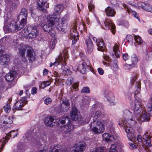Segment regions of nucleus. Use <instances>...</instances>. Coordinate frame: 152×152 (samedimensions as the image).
Masks as SVG:
<instances>
[{"label": "nucleus", "mask_w": 152, "mask_h": 152, "mask_svg": "<svg viewBox=\"0 0 152 152\" xmlns=\"http://www.w3.org/2000/svg\"><path fill=\"white\" fill-rule=\"evenodd\" d=\"M67 16H65L62 18H58L54 14L47 16V24L42 23L41 26L43 29L50 34H54V26L58 31L64 28V24L67 21Z\"/></svg>", "instance_id": "nucleus-1"}, {"label": "nucleus", "mask_w": 152, "mask_h": 152, "mask_svg": "<svg viewBox=\"0 0 152 152\" xmlns=\"http://www.w3.org/2000/svg\"><path fill=\"white\" fill-rule=\"evenodd\" d=\"M19 24L12 19H8L4 22V29L6 32H16L23 28L26 23L27 19H20Z\"/></svg>", "instance_id": "nucleus-2"}, {"label": "nucleus", "mask_w": 152, "mask_h": 152, "mask_svg": "<svg viewBox=\"0 0 152 152\" xmlns=\"http://www.w3.org/2000/svg\"><path fill=\"white\" fill-rule=\"evenodd\" d=\"M134 39L137 43L141 45L143 53L145 54L147 59H148L151 55V53L149 48H147L146 44L142 41L139 36H134Z\"/></svg>", "instance_id": "nucleus-3"}, {"label": "nucleus", "mask_w": 152, "mask_h": 152, "mask_svg": "<svg viewBox=\"0 0 152 152\" xmlns=\"http://www.w3.org/2000/svg\"><path fill=\"white\" fill-rule=\"evenodd\" d=\"M70 116L72 120L75 121H78L79 124H81L89 122V120L86 121L85 119L80 116V112L75 107H72Z\"/></svg>", "instance_id": "nucleus-4"}, {"label": "nucleus", "mask_w": 152, "mask_h": 152, "mask_svg": "<svg viewBox=\"0 0 152 152\" xmlns=\"http://www.w3.org/2000/svg\"><path fill=\"white\" fill-rule=\"evenodd\" d=\"M91 130L94 133L97 134L102 133L104 130V125L102 123L99 121L94 120L90 125Z\"/></svg>", "instance_id": "nucleus-5"}, {"label": "nucleus", "mask_w": 152, "mask_h": 152, "mask_svg": "<svg viewBox=\"0 0 152 152\" xmlns=\"http://www.w3.org/2000/svg\"><path fill=\"white\" fill-rule=\"evenodd\" d=\"M15 130H13L7 134L6 137L1 139L0 141V152H1L4 145L8 142V140L11 137L12 134V135L13 138L17 136L18 133L16 132L15 133Z\"/></svg>", "instance_id": "nucleus-6"}, {"label": "nucleus", "mask_w": 152, "mask_h": 152, "mask_svg": "<svg viewBox=\"0 0 152 152\" xmlns=\"http://www.w3.org/2000/svg\"><path fill=\"white\" fill-rule=\"evenodd\" d=\"M103 26L104 29L108 30L110 29L113 34H114L115 32V27L112 21L108 18L106 19L104 23Z\"/></svg>", "instance_id": "nucleus-7"}, {"label": "nucleus", "mask_w": 152, "mask_h": 152, "mask_svg": "<svg viewBox=\"0 0 152 152\" xmlns=\"http://www.w3.org/2000/svg\"><path fill=\"white\" fill-rule=\"evenodd\" d=\"M67 56H64V58L62 57V55H60L59 56V59L61 61H62V66H61V69L63 70V73L64 75H68L70 73V70L68 66L66 65L65 62V59L66 58Z\"/></svg>", "instance_id": "nucleus-8"}, {"label": "nucleus", "mask_w": 152, "mask_h": 152, "mask_svg": "<svg viewBox=\"0 0 152 152\" xmlns=\"http://www.w3.org/2000/svg\"><path fill=\"white\" fill-rule=\"evenodd\" d=\"M125 129L129 139L132 141L136 139V134L132 128L128 126L125 128Z\"/></svg>", "instance_id": "nucleus-9"}, {"label": "nucleus", "mask_w": 152, "mask_h": 152, "mask_svg": "<svg viewBox=\"0 0 152 152\" xmlns=\"http://www.w3.org/2000/svg\"><path fill=\"white\" fill-rule=\"evenodd\" d=\"M123 117L125 119H126L128 121L129 120L131 121H135L137 118L135 117V115H132V113L128 110H125L124 112Z\"/></svg>", "instance_id": "nucleus-10"}, {"label": "nucleus", "mask_w": 152, "mask_h": 152, "mask_svg": "<svg viewBox=\"0 0 152 152\" xmlns=\"http://www.w3.org/2000/svg\"><path fill=\"white\" fill-rule=\"evenodd\" d=\"M90 65L89 60L85 59L83 61L81 64L79 65L78 69L82 74H84L86 72V68Z\"/></svg>", "instance_id": "nucleus-11"}, {"label": "nucleus", "mask_w": 152, "mask_h": 152, "mask_svg": "<svg viewBox=\"0 0 152 152\" xmlns=\"http://www.w3.org/2000/svg\"><path fill=\"white\" fill-rule=\"evenodd\" d=\"M78 33L77 32V28H76L75 26L73 27L70 33V37L72 39V43L74 45L77 39H78Z\"/></svg>", "instance_id": "nucleus-12"}, {"label": "nucleus", "mask_w": 152, "mask_h": 152, "mask_svg": "<svg viewBox=\"0 0 152 152\" xmlns=\"http://www.w3.org/2000/svg\"><path fill=\"white\" fill-rule=\"evenodd\" d=\"M61 131L65 134H70L73 133L74 127L72 125L67 124L66 125L61 126Z\"/></svg>", "instance_id": "nucleus-13"}, {"label": "nucleus", "mask_w": 152, "mask_h": 152, "mask_svg": "<svg viewBox=\"0 0 152 152\" xmlns=\"http://www.w3.org/2000/svg\"><path fill=\"white\" fill-rule=\"evenodd\" d=\"M141 100L139 99L136 98L134 101V113L136 114H138L140 112V107L142 105Z\"/></svg>", "instance_id": "nucleus-14"}, {"label": "nucleus", "mask_w": 152, "mask_h": 152, "mask_svg": "<svg viewBox=\"0 0 152 152\" xmlns=\"http://www.w3.org/2000/svg\"><path fill=\"white\" fill-rule=\"evenodd\" d=\"M10 61L9 56L5 54L1 56L0 59V64L2 66L7 65Z\"/></svg>", "instance_id": "nucleus-15"}, {"label": "nucleus", "mask_w": 152, "mask_h": 152, "mask_svg": "<svg viewBox=\"0 0 152 152\" xmlns=\"http://www.w3.org/2000/svg\"><path fill=\"white\" fill-rule=\"evenodd\" d=\"M26 57L29 61L32 62L35 60V54L32 49H28L27 51Z\"/></svg>", "instance_id": "nucleus-16"}, {"label": "nucleus", "mask_w": 152, "mask_h": 152, "mask_svg": "<svg viewBox=\"0 0 152 152\" xmlns=\"http://www.w3.org/2000/svg\"><path fill=\"white\" fill-rule=\"evenodd\" d=\"M138 5L147 11L151 12L152 11V7L148 3L139 2H138Z\"/></svg>", "instance_id": "nucleus-17"}, {"label": "nucleus", "mask_w": 152, "mask_h": 152, "mask_svg": "<svg viewBox=\"0 0 152 152\" xmlns=\"http://www.w3.org/2000/svg\"><path fill=\"white\" fill-rule=\"evenodd\" d=\"M61 146L59 145H52L49 148L48 152H65V150H62Z\"/></svg>", "instance_id": "nucleus-18"}, {"label": "nucleus", "mask_w": 152, "mask_h": 152, "mask_svg": "<svg viewBox=\"0 0 152 152\" xmlns=\"http://www.w3.org/2000/svg\"><path fill=\"white\" fill-rule=\"evenodd\" d=\"M16 71H11L8 73L7 74L5 77L6 80L9 82L12 81L16 74Z\"/></svg>", "instance_id": "nucleus-19"}, {"label": "nucleus", "mask_w": 152, "mask_h": 152, "mask_svg": "<svg viewBox=\"0 0 152 152\" xmlns=\"http://www.w3.org/2000/svg\"><path fill=\"white\" fill-rule=\"evenodd\" d=\"M26 31H25V29H23L21 31L22 33H34L37 34L38 32L37 29V27L35 26H28L26 29Z\"/></svg>", "instance_id": "nucleus-20"}, {"label": "nucleus", "mask_w": 152, "mask_h": 152, "mask_svg": "<svg viewBox=\"0 0 152 152\" xmlns=\"http://www.w3.org/2000/svg\"><path fill=\"white\" fill-rule=\"evenodd\" d=\"M85 42L87 46L88 52L90 54L92 52L93 50V43L89 38L86 39Z\"/></svg>", "instance_id": "nucleus-21"}, {"label": "nucleus", "mask_w": 152, "mask_h": 152, "mask_svg": "<svg viewBox=\"0 0 152 152\" xmlns=\"http://www.w3.org/2000/svg\"><path fill=\"white\" fill-rule=\"evenodd\" d=\"M139 61V59L137 56L135 54H133L131 55L129 62L135 67Z\"/></svg>", "instance_id": "nucleus-22"}, {"label": "nucleus", "mask_w": 152, "mask_h": 152, "mask_svg": "<svg viewBox=\"0 0 152 152\" xmlns=\"http://www.w3.org/2000/svg\"><path fill=\"white\" fill-rule=\"evenodd\" d=\"M150 115L147 111H143L140 117V120L142 121H147L150 120Z\"/></svg>", "instance_id": "nucleus-23"}, {"label": "nucleus", "mask_w": 152, "mask_h": 152, "mask_svg": "<svg viewBox=\"0 0 152 152\" xmlns=\"http://www.w3.org/2000/svg\"><path fill=\"white\" fill-rule=\"evenodd\" d=\"M1 122L4 124H11L12 123V121L10 117L4 116L1 117Z\"/></svg>", "instance_id": "nucleus-24"}, {"label": "nucleus", "mask_w": 152, "mask_h": 152, "mask_svg": "<svg viewBox=\"0 0 152 152\" xmlns=\"http://www.w3.org/2000/svg\"><path fill=\"white\" fill-rule=\"evenodd\" d=\"M106 15L108 16H114L116 12L114 9L110 7H108L105 9Z\"/></svg>", "instance_id": "nucleus-25"}, {"label": "nucleus", "mask_w": 152, "mask_h": 152, "mask_svg": "<svg viewBox=\"0 0 152 152\" xmlns=\"http://www.w3.org/2000/svg\"><path fill=\"white\" fill-rule=\"evenodd\" d=\"M96 45L98 46V50L103 51L105 49L104 43L103 40L102 39H98L96 43Z\"/></svg>", "instance_id": "nucleus-26"}, {"label": "nucleus", "mask_w": 152, "mask_h": 152, "mask_svg": "<svg viewBox=\"0 0 152 152\" xmlns=\"http://www.w3.org/2000/svg\"><path fill=\"white\" fill-rule=\"evenodd\" d=\"M27 10L25 8H23L21 10L20 14L18 17V19H20L22 18L27 19Z\"/></svg>", "instance_id": "nucleus-27"}, {"label": "nucleus", "mask_w": 152, "mask_h": 152, "mask_svg": "<svg viewBox=\"0 0 152 152\" xmlns=\"http://www.w3.org/2000/svg\"><path fill=\"white\" fill-rule=\"evenodd\" d=\"M105 96L107 100L110 102L113 103L114 100V96L113 94L111 92L106 91L105 92Z\"/></svg>", "instance_id": "nucleus-28"}, {"label": "nucleus", "mask_w": 152, "mask_h": 152, "mask_svg": "<svg viewBox=\"0 0 152 152\" xmlns=\"http://www.w3.org/2000/svg\"><path fill=\"white\" fill-rule=\"evenodd\" d=\"M54 118L52 116L46 117L45 120V123L48 126H51L52 123L54 121Z\"/></svg>", "instance_id": "nucleus-29"}, {"label": "nucleus", "mask_w": 152, "mask_h": 152, "mask_svg": "<svg viewBox=\"0 0 152 152\" xmlns=\"http://www.w3.org/2000/svg\"><path fill=\"white\" fill-rule=\"evenodd\" d=\"M24 106L23 103V102L20 101H17L15 103V106L13 107L14 109L17 110H21L22 108Z\"/></svg>", "instance_id": "nucleus-30"}, {"label": "nucleus", "mask_w": 152, "mask_h": 152, "mask_svg": "<svg viewBox=\"0 0 152 152\" xmlns=\"http://www.w3.org/2000/svg\"><path fill=\"white\" fill-rule=\"evenodd\" d=\"M64 7L63 4H60L56 5L54 7V10L55 12L59 13L64 9Z\"/></svg>", "instance_id": "nucleus-31"}, {"label": "nucleus", "mask_w": 152, "mask_h": 152, "mask_svg": "<svg viewBox=\"0 0 152 152\" xmlns=\"http://www.w3.org/2000/svg\"><path fill=\"white\" fill-rule=\"evenodd\" d=\"M67 54V53L65 51H64L63 53L60 54L58 56V58L56 59V61L53 63V65L54 66H57L59 64L60 62V63L62 64V61H61L60 60H60V59H59V56L60 55H62V57H64V56H66Z\"/></svg>", "instance_id": "nucleus-32"}, {"label": "nucleus", "mask_w": 152, "mask_h": 152, "mask_svg": "<svg viewBox=\"0 0 152 152\" xmlns=\"http://www.w3.org/2000/svg\"><path fill=\"white\" fill-rule=\"evenodd\" d=\"M147 110L148 112H149V114L152 117V101H150L147 104Z\"/></svg>", "instance_id": "nucleus-33"}, {"label": "nucleus", "mask_w": 152, "mask_h": 152, "mask_svg": "<svg viewBox=\"0 0 152 152\" xmlns=\"http://www.w3.org/2000/svg\"><path fill=\"white\" fill-rule=\"evenodd\" d=\"M113 49L115 55L116 57L117 58L119 57H120V52L118 50L119 46L117 45H115L113 47Z\"/></svg>", "instance_id": "nucleus-34"}, {"label": "nucleus", "mask_w": 152, "mask_h": 152, "mask_svg": "<svg viewBox=\"0 0 152 152\" xmlns=\"http://www.w3.org/2000/svg\"><path fill=\"white\" fill-rule=\"evenodd\" d=\"M45 4V2L43 0H39L37 2L38 8L40 10H43Z\"/></svg>", "instance_id": "nucleus-35"}, {"label": "nucleus", "mask_w": 152, "mask_h": 152, "mask_svg": "<svg viewBox=\"0 0 152 152\" xmlns=\"http://www.w3.org/2000/svg\"><path fill=\"white\" fill-rule=\"evenodd\" d=\"M140 88V83L137 82L136 83V87H135L136 90L134 91V95L135 97L136 95H137L139 93Z\"/></svg>", "instance_id": "nucleus-36"}, {"label": "nucleus", "mask_w": 152, "mask_h": 152, "mask_svg": "<svg viewBox=\"0 0 152 152\" xmlns=\"http://www.w3.org/2000/svg\"><path fill=\"white\" fill-rule=\"evenodd\" d=\"M70 121V120L68 117L66 116H64L61 118L60 122L61 124H64L66 122H67V124L69 123Z\"/></svg>", "instance_id": "nucleus-37"}, {"label": "nucleus", "mask_w": 152, "mask_h": 152, "mask_svg": "<svg viewBox=\"0 0 152 152\" xmlns=\"http://www.w3.org/2000/svg\"><path fill=\"white\" fill-rule=\"evenodd\" d=\"M26 50V48L25 47L21 48L19 49V54L22 57H23L24 56Z\"/></svg>", "instance_id": "nucleus-38"}, {"label": "nucleus", "mask_w": 152, "mask_h": 152, "mask_svg": "<svg viewBox=\"0 0 152 152\" xmlns=\"http://www.w3.org/2000/svg\"><path fill=\"white\" fill-rule=\"evenodd\" d=\"M125 120L123 121L122 120L121 121H120L118 123V124L119 125H121L122 126H124V129L126 128V127L128 126V125L129 124H128L127 123V121L126 119H125Z\"/></svg>", "instance_id": "nucleus-39"}, {"label": "nucleus", "mask_w": 152, "mask_h": 152, "mask_svg": "<svg viewBox=\"0 0 152 152\" xmlns=\"http://www.w3.org/2000/svg\"><path fill=\"white\" fill-rule=\"evenodd\" d=\"M134 67L130 62H129V64H125L124 65V68L126 70H130L133 67Z\"/></svg>", "instance_id": "nucleus-40"}, {"label": "nucleus", "mask_w": 152, "mask_h": 152, "mask_svg": "<svg viewBox=\"0 0 152 152\" xmlns=\"http://www.w3.org/2000/svg\"><path fill=\"white\" fill-rule=\"evenodd\" d=\"M69 108L70 107H68V106H66L62 104L60 107L61 110L64 112L67 111L69 110Z\"/></svg>", "instance_id": "nucleus-41"}, {"label": "nucleus", "mask_w": 152, "mask_h": 152, "mask_svg": "<svg viewBox=\"0 0 152 152\" xmlns=\"http://www.w3.org/2000/svg\"><path fill=\"white\" fill-rule=\"evenodd\" d=\"M4 110L7 113H9L11 110V107L10 104H7V105L4 107Z\"/></svg>", "instance_id": "nucleus-42"}, {"label": "nucleus", "mask_w": 152, "mask_h": 152, "mask_svg": "<svg viewBox=\"0 0 152 152\" xmlns=\"http://www.w3.org/2000/svg\"><path fill=\"white\" fill-rule=\"evenodd\" d=\"M81 92L82 93H89L90 92L89 88L88 87H84L81 90Z\"/></svg>", "instance_id": "nucleus-43"}, {"label": "nucleus", "mask_w": 152, "mask_h": 152, "mask_svg": "<svg viewBox=\"0 0 152 152\" xmlns=\"http://www.w3.org/2000/svg\"><path fill=\"white\" fill-rule=\"evenodd\" d=\"M73 82V78L70 77H69L66 81V84L68 85H71Z\"/></svg>", "instance_id": "nucleus-44"}, {"label": "nucleus", "mask_w": 152, "mask_h": 152, "mask_svg": "<svg viewBox=\"0 0 152 152\" xmlns=\"http://www.w3.org/2000/svg\"><path fill=\"white\" fill-rule=\"evenodd\" d=\"M28 34V36L30 39H31L35 38L37 35V34L34 33H26V34Z\"/></svg>", "instance_id": "nucleus-45"}, {"label": "nucleus", "mask_w": 152, "mask_h": 152, "mask_svg": "<svg viewBox=\"0 0 152 152\" xmlns=\"http://www.w3.org/2000/svg\"><path fill=\"white\" fill-rule=\"evenodd\" d=\"M62 104H63L66 106L70 107V105L69 102V100L67 99H63L62 100Z\"/></svg>", "instance_id": "nucleus-46"}, {"label": "nucleus", "mask_w": 152, "mask_h": 152, "mask_svg": "<svg viewBox=\"0 0 152 152\" xmlns=\"http://www.w3.org/2000/svg\"><path fill=\"white\" fill-rule=\"evenodd\" d=\"M101 115V113L100 111H97L95 113V114L94 116V118L96 119L100 117Z\"/></svg>", "instance_id": "nucleus-47"}, {"label": "nucleus", "mask_w": 152, "mask_h": 152, "mask_svg": "<svg viewBox=\"0 0 152 152\" xmlns=\"http://www.w3.org/2000/svg\"><path fill=\"white\" fill-rule=\"evenodd\" d=\"M56 43V40L55 39H54L53 40L50 42V47L52 49H54L55 47Z\"/></svg>", "instance_id": "nucleus-48"}, {"label": "nucleus", "mask_w": 152, "mask_h": 152, "mask_svg": "<svg viewBox=\"0 0 152 152\" xmlns=\"http://www.w3.org/2000/svg\"><path fill=\"white\" fill-rule=\"evenodd\" d=\"M109 152H117L115 149V145L113 144L111 145Z\"/></svg>", "instance_id": "nucleus-49"}, {"label": "nucleus", "mask_w": 152, "mask_h": 152, "mask_svg": "<svg viewBox=\"0 0 152 152\" xmlns=\"http://www.w3.org/2000/svg\"><path fill=\"white\" fill-rule=\"evenodd\" d=\"M127 9L128 12L129 13L131 12L132 14V15H133L134 17H136L137 19H138V17L136 16L137 15V13L135 12L132 11L131 9H130L128 8H127Z\"/></svg>", "instance_id": "nucleus-50"}, {"label": "nucleus", "mask_w": 152, "mask_h": 152, "mask_svg": "<svg viewBox=\"0 0 152 152\" xmlns=\"http://www.w3.org/2000/svg\"><path fill=\"white\" fill-rule=\"evenodd\" d=\"M92 152H105L103 148L102 147H100L96 148Z\"/></svg>", "instance_id": "nucleus-51"}, {"label": "nucleus", "mask_w": 152, "mask_h": 152, "mask_svg": "<svg viewBox=\"0 0 152 152\" xmlns=\"http://www.w3.org/2000/svg\"><path fill=\"white\" fill-rule=\"evenodd\" d=\"M52 102L51 99L50 98L48 97L46 98L44 100V103L46 104H50Z\"/></svg>", "instance_id": "nucleus-52"}, {"label": "nucleus", "mask_w": 152, "mask_h": 152, "mask_svg": "<svg viewBox=\"0 0 152 152\" xmlns=\"http://www.w3.org/2000/svg\"><path fill=\"white\" fill-rule=\"evenodd\" d=\"M110 136L107 133H104L103 135V137L105 141L108 142V138H109Z\"/></svg>", "instance_id": "nucleus-53"}, {"label": "nucleus", "mask_w": 152, "mask_h": 152, "mask_svg": "<svg viewBox=\"0 0 152 152\" xmlns=\"http://www.w3.org/2000/svg\"><path fill=\"white\" fill-rule=\"evenodd\" d=\"M137 139L138 142H143V140H144V137L142 138L140 135H138L137 136Z\"/></svg>", "instance_id": "nucleus-54"}, {"label": "nucleus", "mask_w": 152, "mask_h": 152, "mask_svg": "<svg viewBox=\"0 0 152 152\" xmlns=\"http://www.w3.org/2000/svg\"><path fill=\"white\" fill-rule=\"evenodd\" d=\"M51 84V82L50 81H44L43 82V84L44 86L43 87V88H44L45 87L47 86H48L50 85Z\"/></svg>", "instance_id": "nucleus-55"}, {"label": "nucleus", "mask_w": 152, "mask_h": 152, "mask_svg": "<svg viewBox=\"0 0 152 152\" xmlns=\"http://www.w3.org/2000/svg\"><path fill=\"white\" fill-rule=\"evenodd\" d=\"M123 59L125 61L128 60L129 58V56L127 53H126L124 54H123Z\"/></svg>", "instance_id": "nucleus-56"}, {"label": "nucleus", "mask_w": 152, "mask_h": 152, "mask_svg": "<svg viewBox=\"0 0 152 152\" xmlns=\"http://www.w3.org/2000/svg\"><path fill=\"white\" fill-rule=\"evenodd\" d=\"M108 138V141H112L115 139L116 137L113 135H110Z\"/></svg>", "instance_id": "nucleus-57"}, {"label": "nucleus", "mask_w": 152, "mask_h": 152, "mask_svg": "<svg viewBox=\"0 0 152 152\" xmlns=\"http://www.w3.org/2000/svg\"><path fill=\"white\" fill-rule=\"evenodd\" d=\"M100 75H102L104 74V71L102 68H99L97 69Z\"/></svg>", "instance_id": "nucleus-58"}, {"label": "nucleus", "mask_w": 152, "mask_h": 152, "mask_svg": "<svg viewBox=\"0 0 152 152\" xmlns=\"http://www.w3.org/2000/svg\"><path fill=\"white\" fill-rule=\"evenodd\" d=\"M4 50V47L0 41V53L3 52Z\"/></svg>", "instance_id": "nucleus-59"}, {"label": "nucleus", "mask_w": 152, "mask_h": 152, "mask_svg": "<svg viewBox=\"0 0 152 152\" xmlns=\"http://www.w3.org/2000/svg\"><path fill=\"white\" fill-rule=\"evenodd\" d=\"M88 7L90 11H92L94 7V5L92 4H90Z\"/></svg>", "instance_id": "nucleus-60"}, {"label": "nucleus", "mask_w": 152, "mask_h": 152, "mask_svg": "<svg viewBox=\"0 0 152 152\" xmlns=\"http://www.w3.org/2000/svg\"><path fill=\"white\" fill-rule=\"evenodd\" d=\"M37 90L36 88H33L32 89L31 93L32 94H34L36 93L37 92Z\"/></svg>", "instance_id": "nucleus-61"}, {"label": "nucleus", "mask_w": 152, "mask_h": 152, "mask_svg": "<svg viewBox=\"0 0 152 152\" xmlns=\"http://www.w3.org/2000/svg\"><path fill=\"white\" fill-rule=\"evenodd\" d=\"M130 148L132 149H135L137 148L136 146L133 143L129 144Z\"/></svg>", "instance_id": "nucleus-62"}, {"label": "nucleus", "mask_w": 152, "mask_h": 152, "mask_svg": "<svg viewBox=\"0 0 152 152\" xmlns=\"http://www.w3.org/2000/svg\"><path fill=\"white\" fill-rule=\"evenodd\" d=\"M77 6L78 10H79V11L80 10L83 9V4H81L80 5H79L78 4H77Z\"/></svg>", "instance_id": "nucleus-63"}, {"label": "nucleus", "mask_w": 152, "mask_h": 152, "mask_svg": "<svg viewBox=\"0 0 152 152\" xmlns=\"http://www.w3.org/2000/svg\"><path fill=\"white\" fill-rule=\"evenodd\" d=\"M78 86V84L77 83H74L72 85V87L75 89H76L77 88Z\"/></svg>", "instance_id": "nucleus-64"}]
</instances>
